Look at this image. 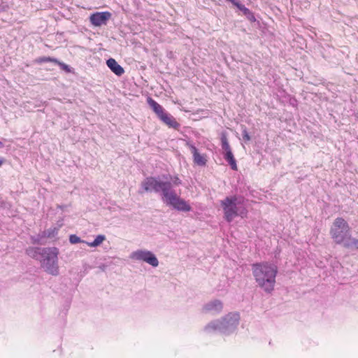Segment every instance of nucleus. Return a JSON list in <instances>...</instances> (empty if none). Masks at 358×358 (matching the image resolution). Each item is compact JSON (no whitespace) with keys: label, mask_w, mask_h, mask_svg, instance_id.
<instances>
[{"label":"nucleus","mask_w":358,"mask_h":358,"mask_svg":"<svg viewBox=\"0 0 358 358\" xmlns=\"http://www.w3.org/2000/svg\"><path fill=\"white\" fill-rule=\"evenodd\" d=\"M141 187L143 190L139 192L141 194L145 192H161L162 201L178 211L186 213L192 210L189 203L172 189L170 181L161 180L159 178L150 176L141 182Z\"/></svg>","instance_id":"obj_1"},{"label":"nucleus","mask_w":358,"mask_h":358,"mask_svg":"<svg viewBox=\"0 0 358 358\" xmlns=\"http://www.w3.org/2000/svg\"><path fill=\"white\" fill-rule=\"evenodd\" d=\"M252 270L257 285L266 292L271 293L275 284L277 266L273 264L262 262L254 264Z\"/></svg>","instance_id":"obj_2"},{"label":"nucleus","mask_w":358,"mask_h":358,"mask_svg":"<svg viewBox=\"0 0 358 358\" xmlns=\"http://www.w3.org/2000/svg\"><path fill=\"white\" fill-rule=\"evenodd\" d=\"M221 206L224 219L228 222H231L236 217H245L248 214L245 199L241 196H227L221 201Z\"/></svg>","instance_id":"obj_3"},{"label":"nucleus","mask_w":358,"mask_h":358,"mask_svg":"<svg viewBox=\"0 0 358 358\" xmlns=\"http://www.w3.org/2000/svg\"><path fill=\"white\" fill-rule=\"evenodd\" d=\"M239 320L240 316L238 313H230L221 320H215L208 324L204 330L208 333L219 331L222 334H229L236 329Z\"/></svg>","instance_id":"obj_4"},{"label":"nucleus","mask_w":358,"mask_h":358,"mask_svg":"<svg viewBox=\"0 0 358 358\" xmlns=\"http://www.w3.org/2000/svg\"><path fill=\"white\" fill-rule=\"evenodd\" d=\"M43 257L41 259V266L49 274H59L58 255L59 249L55 247L43 248Z\"/></svg>","instance_id":"obj_5"},{"label":"nucleus","mask_w":358,"mask_h":358,"mask_svg":"<svg viewBox=\"0 0 358 358\" xmlns=\"http://www.w3.org/2000/svg\"><path fill=\"white\" fill-rule=\"evenodd\" d=\"M330 235L337 244H343L350 238V228L348 222L342 217H337L330 229Z\"/></svg>","instance_id":"obj_6"},{"label":"nucleus","mask_w":358,"mask_h":358,"mask_svg":"<svg viewBox=\"0 0 358 358\" xmlns=\"http://www.w3.org/2000/svg\"><path fill=\"white\" fill-rule=\"evenodd\" d=\"M148 105L153 110L157 115V117L165 124L169 127L178 129L180 127V124L176 120V119L169 113L165 112L163 107L159 104L157 101L150 97L147 99Z\"/></svg>","instance_id":"obj_7"},{"label":"nucleus","mask_w":358,"mask_h":358,"mask_svg":"<svg viewBox=\"0 0 358 358\" xmlns=\"http://www.w3.org/2000/svg\"><path fill=\"white\" fill-rule=\"evenodd\" d=\"M130 258L135 260L145 262L150 265L157 267L159 262L156 256L150 251L138 250L130 255Z\"/></svg>","instance_id":"obj_8"},{"label":"nucleus","mask_w":358,"mask_h":358,"mask_svg":"<svg viewBox=\"0 0 358 358\" xmlns=\"http://www.w3.org/2000/svg\"><path fill=\"white\" fill-rule=\"evenodd\" d=\"M112 14L108 11L96 12L90 15V22L94 27L106 25Z\"/></svg>","instance_id":"obj_9"},{"label":"nucleus","mask_w":358,"mask_h":358,"mask_svg":"<svg viewBox=\"0 0 358 358\" xmlns=\"http://www.w3.org/2000/svg\"><path fill=\"white\" fill-rule=\"evenodd\" d=\"M223 308V303L220 300L215 299L204 304L202 308V313L218 314Z\"/></svg>","instance_id":"obj_10"},{"label":"nucleus","mask_w":358,"mask_h":358,"mask_svg":"<svg viewBox=\"0 0 358 358\" xmlns=\"http://www.w3.org/2000/svg\"><path fill=\"white\" fill-rule=\"evenodd\" d=\"M187 146L190 149L193 156L194 162L200 166H206L207 163V157L206 155H201L199 152L198 149L192 143H187Z\"/></svg>","instance_id":"obj_11"},{"label":"nucleus","mask_w":358,"mask_h":358,"mask_svg":"<svg viewBox=\"0 0 358 358\" xmlns=\"http://www.w3.org/2000/svg\"><path fill=\"white\" fill-rule=\"evenodd\" d=\"M108 68L117 76H121L124 73V69L118 64L115 59L110 58L106 61Z\"/></svg>","instance_id":"obj_12"},{"label":"nucleus","mask_w":358,"mask_h":358,"mask_svg":"<svg viewBox=\"0 0 358 358\" xmlns=\"http://www.w3.org/2000/svg\"><path fill=\"white\" fill-rule=\"evenodd\" d=\"M43 248L38 247H29L26 250L28 256L36 259L43 257Z\"/></svg>","instance_id":"obj_13"},{"label":"nucleus","mask_w":358,"mask_h":358,"mask_svg":"<svg viewBox=\"0 0 358 358\" xmlns=\"http://www.w3.org/2000/svg\"><path fill=\"white\" fill-rule=\"evenodd\" d=\"M224 159L229 163V164L231 166V169L234 171L237 170V164L236 161L234 157V155L232 153L231 150H229L227 152H224Z\"/></svg>","instance_id":"obj_14"},{"label":"nucleus","mask_w":358,"mask_h":358,"mask_svg":"<svg viewBox=\"0 0 358 358\" xmlns=\"http://www.w3.org/2000/svg\"><path fill=\"white\" fill-rule=\"evenodd\" d=\"M106 239V236L104 235H98L95 239L92 242H85V243L90 247H97L100 245L102 242Z\"/></svg>","instance_id":"obj_15"},{"label":"nucleus","mask_w":358,"mask_h":358,"mask_svg":"<svg viewBox=\"0 0 358 358\" xmlns=\"http://www.w3.org/2000/svg\"><path fill=\"white\" fill-rule=\"evenodd\" d=\"M220 138H221V143H222V148L224 150V152H227L229 150H231L230 145L229 144L228 140H227V136L226 132H222L221 134Z\"/></svg>","instance_id":"obj_16"},{"label":"nucleus","mask_w":358,"mask_h":358,"mask_svg":"<svg viewBox=\"0 0 358 358\" xmlns=\"http://www.w3.org/2000/svg\"><path fill=\"white\" fill-rule=\"evenodd\" d=\"M163 178L166 180L165 181H170L173 186H178L182 183L181 180L178 176H171V175L164 176Z\"/></svg>","instance_id":"obj_17"},{"label":"nucleus","mask_w":358,"mask_h":358,"mask_svg":"<svg viewBox=\"0 0 358 358\" xmlns=\"http://www.w3.org/2000/svg\"><path fill=\"white\" fill-rule=\"evenodd\" d=\"M61 226H62V224H60L58 227H55L48 229V230H46L43 232V236L48 237V238L55 237L57 234L59 229Z\"/></svg>","instance_id":"obj_18"},{"label":"nucleus","mask_w":358,"mask_h":358,"mask_svg":"<svg viewBox=\"0 0 358 358\" xmlns=\"http://www.w3.org/2000/svg\"><path fill=\"white\" fill-rule=\"evenodd\" d=\"M343 246L346 248L355 247L358 250V239L352 238V236H350V238L344 243Z\"/></svg>","instance_id":"obj_19"},{"label":"nucleus","mask_w":358,"mask_h":358,"mask_svg":"<svg viewBox=\"0 0 358 358\" xmlns=\"http://www.w3.org/2000/svg\"><path fill=\"white\" fill-rule=\"evenodd\" d=\"M69 242L71 244H76L78 243H85L86 241L81 240V238L76 234H71L69 236Z\"/></svg>","instance_id":"obj_20"},{"label":"nucleus","mask_w":358,"mask_h":358,"mask_svg":"<svg viewBox=\"0 0 358 358\" xmlns=\"http://www.w3.org/2000/svg\"><path fill=\"white\" fill-rule=\"evenodd\" d=\"M55 63L57 64L60 66V68L62 70L65 71L66 72H67V73L71 72V69L67 64H66L63 62H60L58 60H57V62H55Z\"/></svg>","instance_id":"obj_21"},{"label":"nucleus","mask_w":358,"mask_h":358,"mask_svg":"<svg viewBox=\"0 0 358 358\" xmlns=\"http://www.w3.org/2000/svg\"><path fill=\"white\" fill-rule=\"evenodd\" d=\"M242 136H243V138L244 141H245V142H248L251 139L245 127L243 129V130L242 131Z\"/></svg>","instance_id":"obj_22"},{"label":"nucleus","mask_w":358,"mask_h":358,"mask_svg":"<svg viewBox=\"0 0 358 358\" xmlns=\"http://www.w3.org/2000/svg\"><path fill=\"white\" fill-rule=\"evenodd\" d=\"M57 62V59L55 58H51L50 57H43L39 59V62Z\"/></svg>","instance_id":"obj_23"},{"label":"nucleus","mask_w":358,"mask_h":358,"mask_svg":"<svg viewBox=\"0 0 358 358\" xmlns=\"http://www.w3.org/2000/svg\"><path fill=\"white\" fill-rule=\"evenodd\" d=\"M236 6H237L241 10H243L245 13L249 12V9L245 8L243 5L240 4L237 1H236V3H234Z\"/></svg>","instance_id":"obj_24"},{"label":"nucleus","mask_w":358,"mask_h":358,"mask_svg":"<svg viewBox=\"0 0 358 358\" xmlns=\"http://www.w3.org/2000/svg\"><path fill=\"white\" fill-rule=\"evenodd\" d=\"M227 1H229V2H231V3H232L233 4H234V3H236V1L237 0H227Z\"/></svg>","instance_id":"obj_25"},{"label":"nucleus","mask_w":358,"mask_h":358,"mask_svg":"<svg viewBox=\"0 0 358 358\" xmlns=\"http://www.w3.org/2000/svg\"><path fill=\"white\" fill-rule=\"evenodd\" d=\"M3 143L1 141H0V148H3Z\"/></svg>","instance_id":"obj_26"},{"label":"nucleus","mask_w":358,"mask_h":358,"mask_svg":"<svg viewBox=\"0 0 358 358\" xmlns=\"http://www.w3.org/2000/svg\"><path fill=\"white\" fill-rule=\"evenodd\" d=\"M3 164V160L0 159V166L2 165Z\"/></svg>","instance_id":"obj_27"}]
</instances>
